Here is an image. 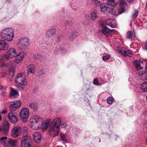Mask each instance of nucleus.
<instances>
[{
  "label": "nucleus",
  "mask_w": 147,
  "mask_h": 147,
  "mask_svg": "<svg viewBox=\"0 0 147 147\" xmlns=\"http://www.w3.org/2000/svg\"><path fill=\"white\" fill-rule=\"evenodd\" d=\"M60 118L57 117L54 119L51 123L49 131L50 133L53 132L55 136H57L60 131L59 126L61 125Z\"/></svg>",
  "instance_id": "f257e3e1"
},
{
  "label": "nucleus",
  "mask_w": 147,
  "mask_h": 147,
  "mask_svg": "<svg viewBox=\"0 0 147 147\" xmlns=\"http://www.w3.org/2000/svg\"><path fill=\"white\" fill-rule=\"evenodd\" d=\"M0 34L3 39L8 41L12 40L14 36L13 30L11 28H4L1 32Z\"/></svg>",
  "instance_id": "f03ea898"
},
{
  "label": "nucleus",
  "mask_w": 147,
  "mask_h": 147,
  "mask_svg": "<svg viewBox=\"0 0 147 147\" xmlns=\"http://www.w3.org/2000/svg\"><path fill=\"white\" fill-rule=\"evenodd\" d=\"M42 119L39 116L37 115H34L31 121L30 127L33 129H37L41 125H42Z\"/></svg>",
  "instance_id": "7ed1b4c3"
},
{
  "label": "nucleus",
  "mask_w": 147,
  "mask_h": 147,
  "mask_svg": "<svg viewBox=\"0 0 147 147\" xmlns=\"http://www.w3.org/2000/svg\"><path fill=\"white\" fill-rule=\"evenodd\" d=\"M21 147H32V140L30 136L22 137L20 140Z\"/></svg>",
  "instance_id": "20e7f679"
},
{
  "label": "nucleus",
  "mask_w": 147,
  "mask_h": 147,
  "mask_svg": "<svg viewBox=\"0 0 147 147\" xmlns=\"http://www.w3.org/2000/svg\"><path fill=\"white\" fill-rule=\"evenodd\" d=\"M29 111L26 108H24L21 110L20 113V117L23 121L26 122L27 121V118L29 116Z\"/></svg>",
  "instance_id": "39448f33"
},
{
  "label": "nucleus",
  "mask_w": 147,
  "mask_h": 147,
  "mask_svg": "<svg viewBox=\"0 0 147 147\" xmlns=\"http://www.w3.org/2000/svg\"><path fill=\"white\" fill-rule=\"evenodd\" d=\"M15 81L19 84L26 86L27 82L25 78L23 77V75L21 74H18L15 79Z\"/></svg>",
  "instance_id": "423d86ee"
},
{
  "label": "nucleus",
  "mask_w": 147,
  "mask_h": 147,
  "mask_svg": "<svg viewBox=\"0 0 147 147\" xmlns=\"http://www.w3.org/2000/svg\"><path fill=\"white\" fill-rule=\"evenodd\" d=\"M22 132L21 128L20 126H15L12 129L11 131L12 136L13 138L17 137L20 136Z\"/></svg>",
  "instance_id": "0eeeda50"
},
{
  "label": "nucleus",
  "mask_w": 147,
  "mask_h": 147,
  "mask_svg": "<svg viewBox=\"0 0 147 147\" xmlns=\"http://www.w3.org/2000/svg\"><path fill=\"white\" fill-rule=\"evenodd\" d=\"M9 123L8 121H4L1 127H0V131L5 134H7L9 128Z\"/></svg>",
  "instance_id": "6e6552de"
},
{
  "label": "nucleus",
  "mask_w": 147,
  "mask_h": 147,
  "mask_svg": "<svg viewBox=\"0 0 147 147\" xmlns=\"http://www.w3.org/2000/svg\"><path fill=\"white\" fill-rule=\"evenodd\" d=\"M4 142V146L5 147H16L17 145L18 141L16 140H13L9 138L7 142Z\"/></svg>",
  "instance_id": "1a4fd4ad"
},
{
  "label": "nucleus",
  "mask_w": 147,
  "mask_h": 147,
  "mask_svg": "<svg viewBox=\"0 0 147 147\" xmlns=\"http://www.w3.org/2000/svg\"><path fill=\"white\" fill-rule=\"evenodd\" d=\"M16 54V50L13 49H9L7 54L4 56V59H9L10 58L14 57Z\"/></svg>",
  "instance_id": "9d476101"
},
{
  "label": "nucleus",
  "mask_w": 147,
  "mask_h": 147,
  "mask_svg": "<svg viewBox=\"0 0 147 147\" xmlns=\"http://www.w3.org/2000/svg\"><path fill=\"white\" fill-rule=\"evenodd\" d=\"M29 42V40L27 38L20 39L19 45L20 48L21 49H25L28 45Z\"/></svg>",
  "instance_id": "9b49d317"
},
{
  "label": "nucleus",
  "mask_w": 147,
  "mask_h": 147,
  "mask_svg": "<svg viewBox=\"0 0 147 147\" xmlns=\"http://www.w3.org/2000/svg\"><path fill=\"white\" fill-rule=\"evenodd\" d=\"M8 117L9 121L12 123H16L18 121V117L12 111H10L9 113Z\"/></svg>",
  "instance_id": "f8f14e48"
},
{
  "label": "nucleus",
  "mask_w": 147,
  "mask_h": 147,
  "mask_svg": "<svg viewBox=\"0 0 147 147\" xmlns=\"http://www.w3.org/2000/svg\"><path fill=\"white\" fill-rule=\"evenodd\" d=\"M11 103L9 108L10 110L13 111L16 110L21 105V102L18 100L12 102Z\"/></svg>",
  "instance_id": "ddd939ff"
},
{
  "label": "nucleus",
  "mask_w": 147,
  "mask_h": 147,
  "mask_svg": "<svg viewBox=\"0 0 147 147\" xmlns=\"http://www.w3.org/2000/svg\"><path fill=\"white\" fill-rule=\"evenodd\" d=\"M119 51L122 55L125 57H131L132 55V53L130 50H127L125 48H122Z\"/></svg>",
  "instance_id": "4468645a"
},
{
  "label": "nucleus",
  "mask_w": 147,
  "mask_h": 147,
  "mask_svg": "<svg viewBox=\"0 0 147 147\" xmlns=\"http://www.w3.org/2000/svg\"><path fill=\"white\" fill-rule=\"evenodd\" d=\"M135 37L136 34L134 30H133L132 32L130 31L127 32L126 37V38L130 39L131 40H133L135 39Z\"/></svg>",
  "instance_id": "2eb2a0df"
},
{
  "label": "nucleus",
  "mask_w": 147,
  "mask_h": 147,
  "mask_svg": "<svg viewBox=\"0 0 147 147\" xmlns=\"http://www.w3.org/2000/svg\"><path fill=\"white\" fill-rule=\"evenodd\" d=\"M8 47L7 43H6L4 40H0V50H5Z\"/></svg>",
  "instance_id": "dca6fc26"
},
{
  "label": "nucleus",
  "mask_w": 147,
  "mask_h": 147,
  "mask_svg": "<svg viewBox=\"0 0 147 147\" xmlns=\"http://www.w3.org/2000/svg\"><path fill=\"white\" fill-rule=\"evenodd\" d=\"M34 141L37 143H40L41 140V136L38 133L35 132L33 134Z\"/></svg>",
  "instance_id": "f3484780"
},
{
  "label": "nucleus",
  "mask_w": 147,
  "mask_h": 147,
  "mask_svg": "<svg viewBox=\"0 0 147 147\" xmlns=\"http://www.w3.org/2000/svg\"><path fill=\"white\" fill-rule=\"evenodd\" d=\"M111 6H113L111 5H109L108 4V3H103L100 5V11L101 12H105L107 11L108 9V7Z\"/></svg>",
  "instance_id": "a211bd4d"
},
{
  "label": "nucleus",
  "mask_w": 147,
  "mask_h": 147,
  "mask_svg": "<svg viewBox=\"0 0 147 147\" xmlns=\"http://www.w3.org/2000/svg\"><path fill=\"white\" fill-rule=\"evenodd\" d=\"M10 96L11 98H16L18 96L19 93L16 90L11 88Z\"/></svg>",
  "instance_id": "6ab92c4d"
},
{
  "label": "nucleus",
  "mask_w": 147,
  "mask_h": 147,
  "mask_svg": "<svg viewBox=\"0 0 147 147\" xmlns=\"http://www.w3.org/2000/svg\"><path fill=\"white\" fill-rule=\"evenodd\" d=\"M114 6H111L108 7V9L107 11L108 12L111 14L117 16L118 15V12L115 11V9L114 8Z\"/></svg>",
  "instance_id": "aec40b11"
},
{
  "label": "nucleus",
  "mask_w": 147,
  "mask_h": 147,
  "mask_svg": "<svg viewBox=\"0 0 147 147\" xmlns=\"http://www.w3.org/2000/svg\"><path fill=\"white\" fill-rule=\"evenodd\" d=\"M15 69L14 67L11 65L9 67L8 71L10 72L9 75L13 77L14 76L15 74Z\"/></svg>",
  "instance_id": "412c9836"
},
{
  "label": "nucleus",
  "mask_w": 147,
  "mask_h": 147,
  "mask_svg": "<svg viewBox=\"0 0 147 147\" xmlns=\"http://www.w3.org/2000/svg\"><path fill=\"white\" fill-rule=\"evenodd\" d=\"M24 57V55L23 53H19L16 57V63H18Z\"/></svg>",
  "instance_id": "4be33fe9"
},
{
  "label": "nucleus",
  "mask_w": 147,
  "mask_h": 147,
  "mask_svg": "<svg viewBox=\"0 0 147 147\" xmlns=\"http://www.w3.org/2000/svg\"><path fill=\"white\" fill-rule=\"evenodd\" d=\"M110 29L108 28L106 26H104L102 30V33L106 36H107L108 34H110Z\"/></svg>",
  "instance_id": "5701e85b"
},
{
  "label": "nucleus",
  "mask_w": 147,
  "mask_h": 147,
  "mask_svg": "<svg viewBox=\"0 0 147 147\" xmlns=\"http://www.w3.org/2000/svg\"><path fill=\"white\" fill-rule=\"evenodd\" d=\"M140 88L144 92H147V81L143 82Z\"/></svg>",
  "instance_id": "b1692460"
},
{
  "label": "nucleus",
  "mask_w": 147,
  "mask_h": 147,
  "mask_svg": "<svg viewBox=\"0 0 147 147\" xmlns=\"http://www.w3.org/2000/svg\"><path fill=\"white\" fill-rule=\"evenodd\" d=\"M29 106L34 111H36L38 110V107L37 103L33 102L30 103Z\"/></svg>",
  "instance_id": "393cba45"
},
{
  "label": "nucleus",
  "mask_w": 147,
  "mask_h": 147,
  "mask_svg": "<svg viewBox=\"0 0 147 147\" xmlns=\"http://www.w3.org/2000/svg\"><path fill=\"white\" fill-rule=\"evenodd\" d=\"M28 129L27 127H23V137L29 136L28 135Z\"/></svg>",
  "instance_id": "a878e982"
},
{
  "label": "nucleus",
  "mask_w": 147,
  "mask_h": 147,
  "mask_svg": "<svg viewBox=\"0 0 147 147\" xmlns=\"http://www.w3.org/2000/svg\"><path fill=\"white\" fill-rule=\"evenodd\" d=\"M34 72V69L33 65H29L28 66L27 73H33Z\"/></svg>",
  "instance_id": "bb28decb"
},
{
  "label": "nucleus",
  "mask_w": 147,
  "mask_h": 147,
  "mask_svg": "<svg viewBox=\"0 0 147 147\" xmlns=\"http://www.w3.org/2000/svg\"><path fill=\"white\" fill-rule=\"evenodd\" d=\"M108 4L111 5L113 6H115L118 4V2L116 1L115 0H107Z\"/></svg>",
  "instance_id": "cd10ccee"
},
{
  "label": "nucleus",
  "mask_w": 147,
  "mask_h": 147,
  "mask_svg": "<svg viewBox=\"0 0 147 147\" xmlns=\"http://www.w3.org/2000/svg\"><path fill=\"white\" fill-rule=\"evenodd\" d=\"M139 75L140 76H143L144 77V80H147V71H143L139 72Z\"/></svg>",
  "instance_id": "c85d7f7f"
},
{
  "label": "nucleus",
  "mask_w": 147,
  "mask_h": 147,
  "mask_svg": "<svg viewBox=\"0 0 147 147\" xmlns=\"http://www.w3.org/2000/svg\"><path fill=\"white\" fill-rule=\"evenodd\" d=\"M125 11V7H119L117 12L118 15L124 13Z\"/></svg>",
  "instance_id": "c756f323"
},
{
  "label": "nucleus",
  "mask_w": 147,
  "mask_h": 147,
  "mask_svg": "<svg viewBox=\"0 0 147 147\" xmlns=\"http://www.w3.org/2000/svg\"><path fill=\"white\" fill-rule=\"evenodd\" d=\"M134 64L136 66V69L137 70H139L142 68V67L140 66V62H135L134 63Z\"/></svg>",
  "instance_id": "7c9ffc66"
},
{
  "label": "nucleus",
  "mask_w": 147,
  "mask_h": 147,
  "mask_svg": "<svg viewBox=\"0 0 147 147\" xmlns=\"http://www.w3.org/2000/svg\"><path fill=\"white\" fill-rule=\"evenodd\" d=\"M55 32V30L54 29H52L48 31L47 32V34L49 36L53 35Z\"/></svg>",
  "instance_id": "2f4dec72"
},
{
  "label": "nucleus",
  "mask_w": 147,
  "mask_h": 147,
  "mask_svg": "<svg viewBox=\"0 0 147 147\" xmlns=\"http://www.w3.org/2000/svg\"><path fill=\"white\" fill-rule=\"evenodd\" d=\"M77 36V33L75 32H73L71 34V35H70L69 38L71 40L73 39L75 37Z\"/></svg>",
  "instance_id": "473e14b6"
},
{
  "label": "nucleus",
  "mask_w": 147,
  "mask_h": 147,
  "mask_svg": "<svg viewBox=\"0 0 147 147\" xmlns=\"http://www.w3.org/2000/svg\"><path fill=\"white\" fill-rule=\"evenodd\" d=\"M109 26L113 28H115L116 26V22L115 20H112Z\"/></svg>",
  "instance_id": "72a5a7b5"
},
{
  "label": "nucleus",
  "mask_w": 147,
  "mask_h": 147,
  "mask_svg": "<svg viewBox=\"0 0 147 147\" xmlns=\"http://www.w3.org/2000/svg\"><path fill=\"white\" fill-rule=\"evenodd\" d=\"M107 103L108 104L111 105L113 103V98L111 97H109L107 99Z\"/></svg>",
  "instance_id": "f704fd0d"
},
{
  "label": "nucleus",
  "mask_w": 147,
  "mask_h": 147,
  "mask_svg": "<svg viewBox=\"0 0 147 147\" xmlns=\"http://www.w3.org/2000/svg\"><path fill=\"white\" fill-rule=\"evenodd\" d=\"M48 121L44 125H43L42 124V127H43V129H46L48 127L49 125V120H47Z\"/></svg>",
  "instance_id": "c9c22d12"
},
{
  "label": "nucleus",
  "mask_w": 147,
  "mask_h": 147,
  "mask_svg": "<svg viewBox=\"0 0 147 147\" xmlns=\"http://www.w3.org/2000/svg\"><path fill=\"white\" fill-rule=\"evenodd\" d=\"M95 2V4L97 6L100 5L103 2V0H93Z\"/></svg>",
  "instance_id": "e433bc0d"
},
{
  "label": "nucleus",
  "mask_w": 147,
  "mask_h": 147,
  "mask_svg": "<svg viewBox=\"0 0 147 147\" xmlns=\"http://www.w3.org/2000/svg\"><path fill=\"white\" fill-rule=\"evenodd\" d=\"M110 57V56L109 55H105L104 56H103L102 59L103 60L105 61H108Z\"/></svg>",
  "instance_id": "4c0bfd02"
},
{
  "label": "nucleus",
  "mask_w": 147,
  "mask_h": 147,
  "mask_svg": "<svg viewBox=\"0 0 147 147\" xmlns=\"http://www.w3.org/2000/svg\"><path fill=\"white\" fill-rule=\"evenodd\" d=\"M135 13L132 15V17L133 18H136L138 16L139 13L138 10L137 9L135 10Z\"/></svg>",
  "instance_id": "58836bf2"
},
{
  "label": "nucleus",
  "mask_w": 147,
  "mask_h": 147,
  "mask_svg": "<svg viewBox=\"0 0 147 147\" xmlns=\"http://www.w3.org/2000/svg\"><path fill=\"white\" fill-rule=\"evenodd\" d=\"M44 74V72L43 70H40L38 71V75L39 76H41Z\"/></svg>",
  "instance_id": "ea45409f"
},
{
  "label": "nucleus",
  "mask_w": 147,
  "mask_h": 147,
  "mask_svg": "<svg viewBox=\"0 0 147 147\" xmlns=\"http://www.w3.org/2000/svg\"><path fill=\"white\" fill-rule=\"evenodd\" d=\"M16 87L20 90H23L24 88V86H23V85H21L20 84H18L17 85Z\"/></svg>",
  "instance_id": "a19ab883"
},
{
  "label": "nucleus",
  "mask_w": 147,
  "mask_h": 147,
  "mask_svg": "<svg viewBox=\"0 0 147 147\" xmlns=\"http://www.w3.org/2000/svg\"><path fill=\"white\" fill-rule=\"evenodd\" d=\"M120 7H125V5L126 4V3L123 0H121L120 2Z\"/></svg>",
  "instance_id": "79ce46f5"
},
{
  "label": "nucleus",
  "mask_w": 147,
  "mask_h": 147,
  "mask_svg": "<svg viewBox=\"0 0 147 147\" xmlns=\"http://www.w3.org/2000/svg\"><path fill=\"white\" fill-rule=\"evenodd\" d=\"M97 78L94 79L93 80V83L94 84L97 85L98 84V81Z\"/></svg>",
  "instance_id": "37998d69"
},
{
  "label": "nucleus",
  "mask_w": 147,
  "mask_h": 147,
  "mask_svg": "<svg viewBox=\"0 0 147 147\" xmlns=\"http://www.w3.org/2000/svg\"><path fill=\"white\" fill-rule=\"evenodd\" d=\"M65 135L64 134H61V135L60 138L61 140L62 141H65Z\"/></svg>",
  "instance_id": "c03bdc74"
},
{
  "label": "nucleus",
  "mask_w": 147,
  "mask_h": 147,
  "mask_svg": "<svg viewBox=\"0 0 147 147\" xmlns=\"http://www.w3.org/2000/svg\"><path fill=\"white\" fill-rule=\"evenodd\" d=\"M91 16L92 19L94 20L96 17V14L95 13H93L92 14Z\"/></svg>",
  "instance_id": "a18cd8bd"
},
{
  "label": "nucleus",
  "mask_w": 147,
  "mask_h": 147,
  "mask_svg": "<svg viewBox=\"0 0 147 147\" xmlns=\"http://www.w3.org/2000/svg\"><path fill=\"white\" fill-rule=\"evenodd\" d=\"M112 20V19H109L107 20L106 22V24L107 25L109 26V25H110V23Z\"/></svg>",
  "instance_id": "49530a36"
},
{
  "label": "nucleus",
  "mask_w": 147,
  "mask_h": 147,
  "mask_svg": "<svg viewBox=\"0 0 147 147\" xmlns=\"http://www.w3.org/2000/svg\"><path fill=\"white\" fill-rule=\"evenodd\" d=\"M7 138L6 136L3 137H1L0 139V142L1 141L4 140H7Z\"/></svg>",
  "instance_id": "de8ad7c7"
},
{
  "label": "nucleus",
  "mask_w": 147,
  "mask_h": 147,
  "mask_svg": "<svg viewBox=\"0 0 147 147\" xmlns=\"http://www.w3.org/2000/svg\"><path fill=\"white\" fill-rule=\"evenodd\" d=\"M67 125L66 123H62L61 125V127L62 128H65Z\"/></svg>",
  "instance_id": "09e8293b"
},
{
  "label": "nucleus",
  "mask_w": 147,
  "mask_h": 147,
  "mask_svg": "<svg viewBox=\"0 0 147 147\" xmlns=\"http://www.w3.org/2000/svg\"><path fill=\"white\" fill-rule=\"evenodd\" d=\"M7 113V111L6 110H4L2 112H1V113L2 114H6Z\"/></svg>",
  "instance_id": "8fccbe9b"
},
{
  "label": "nucleus",
  "mask_w": 147,
  "mask_h": 147,
  "mask_svg": "<svg viewBox=\"0 0 147 147\" xmlns=\"http://www.w3.org/2000/svg\"><path fill=\"white\" fill-rule=\"evenodd\" d=\"M9 76H10V77H11V78H10V81H13V77H12L11 76H10L9 75Z\"/></svg>",
  "instance_id": "3c124183"
},
{
  "label": "nucleus",
  "mask_w": 147,
  "mask_h": 147,
  "mask_svg": "<svg viewBox=\"0 0 147 147\" xmlns=\"http://www.w3.org/2000/svg\"><path fill=\"white\" fill-rule=\"evenodd\" d=\"M110 30L111 31H110V33L111 32H115V30L114 29H112V30H111L110 29Z\"/></svg>",
  "instance_id": "603ef678"
},
{
  "label": "nucleus",
  "mask_w": 147,
  "mask_h": 147,
  "mask_svg": "<svg viewBox=\"0 0 147 147\" xmlns=\"http://www.w3.org/2000/svg\"><path fill=\"white\" fill-rule=\"evenodd\" d=\"M134 0H127V1L128 2H130V3H131L132 1H133Z\"/></svg>",
  "instance_id": "864d4df0"
},
{
  "label": "nucleus",
  "mask_w": 147,
  "mask_h": 147,
  "mask_svg": "<svg viewBox=\"0 0 147 147\" xmlns=\"http://www.w3.org/2000/svg\"><path fill=\"white\" fill-rule=\"evenodd\" d=\"M65 23L66 24H68L69 23V22L67 20H65Z\"/></svg>",
  "instance_id": "5fc2aeb1"
},
{
  "label": "nucleus",
  "mask_w": 147,
  "mask_h": 147,
  "mask_svg": "<svg viewBox=\"0 0 147 147\" xmlns=\"http://www.w3.org/2000/svg\"><path fill=\"white\" fill-rule=\"evenodd\" d=\"M2 90V86L0 85V90Z\"/></svg>",
  "instance_id": "6e6d98bb"
},
{
  "label": "nucleus",
  "mask_w": 147,
  "mask_h": 147,
  "mask_svg": "<svg viewBox=\"0 0 147 147\" xmlns=\"http://www.w3.org/2000/svg\"><path fill=\"white\" fill-rule=\"evenodd\" d=\"M144 47L145 49L147 50V45H145Z\"/></svg>",
  "instance_id": "4d7b16f0"
},
{
  "label": "nucleus",
  "mask_w": 147,
  "mask_h": 147,
  "mask_svg": "<svg viewBox=\"0 0 147 147\" xmlns=\"http://www.w3.org/2000/svg\"><path fill=\"white\" fill-rule=\"evenodd\" d=\"M2 120V117H1V115L0 114V121H1Z\"/></svg>",
  "instance_id": "13d9d810"
},
{
  "label": "nucleus",
  "mask_w": 147,
  "mask_h": 147,
  "mask_svg": "<svg viewBox=\"0 0 147 147\" xmlns=\"http://www.w3.org/2000/svg\"><path fill=\"white\" fill-rule=\"evenodd\" d=\"M145 67L147 69V63L146 64Z\"/></svg>",
  "instance_id": "bf43d9fd"
},
{
  "label": "nucleus",
  "mask_w": 147,
  "mask_h": 147,
  "mask_svg": "<svg viewBox=\"0 0 147 147\" xmlns=\"http://www.w3.org/2000/svg\"><path fill=\"white\" fill-rule=\"evenodd\" d=\"M145 140H146V143H147V138H146Z\"/></svg>",
  "instance_id": "052dcab7"
},
{
  "label": "nucleus",
  "mask_w": 147,
  "mask_h": 147,
  "mask_svg": "<svg viewBox=\"0 0 147 147\" xmlns=\"http://www.w3.org/2000/svg\"><path fill=\"white\" fill-rule=\"evenodd\" d=\"M32 147H36V146H33Z\"/></svg>",
  "instance_id": "680f3d73"
},
{
  "label": "nucleus",
  "mask_w": 147,
  "mask_h": 147,
  "mask_svg": "<svg viewBox=\"0 0 147 147\" xmlns=\"http://www.w3.org/2000/svg\"><path fill=\"white\" fill-rule=\"evenodd\" d=\"M146 43H147V42Z\"/></svg>",
  "instance_id": "e2e57ef3"
}]
</instances>
